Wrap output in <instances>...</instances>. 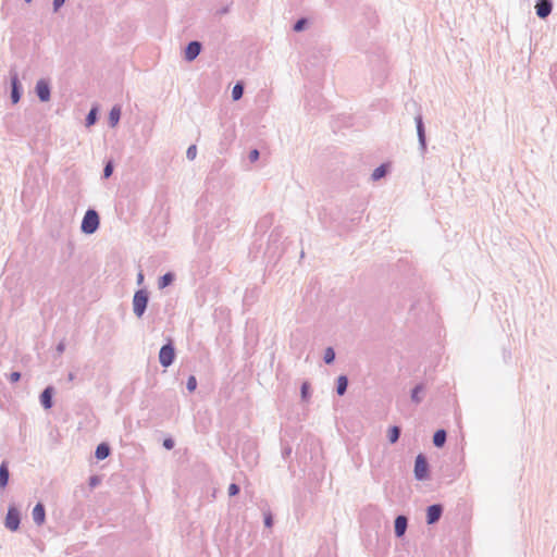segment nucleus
<instances>
[{
    "instance_id": "obj_4",
    "label": "nucleus",
    "mask_w": 557,
    "mask_h": 557,
    "mask_svg": "<svg viewBox=\"0 0 557 557\" xmlns=\"http://www.w3.org/2000/svg\"><path fill=\"white\" fill-rule=\"evenodd\" d=\"M174 357H175V352H174V348L172 347V345L168 344V345H164L161 347L160 352H159V360L163 367L171 366L174 360Z\"/></svg>"
},
{
    "instance_id": "obj_12",
    "label": "nucleus",
    "mask_w": 557,
    "mask_h": 557,
    "mask_svg": "<svg viewBox=\"0 0 557 557\" xmlns=\"http://www.w3.org/2000/svg\"><path fill=\"white\" fill-rule=\"evenodd\" d=\"M51 397H52V387H47L41 396H40V401H41V405L46 408V409H49L51 408L52 406V401H51Z\"/></svg>"
},
{
    "instance_id": "obj_30",
    "label": "nucleus",
    "mask_w": 557,
    "mask_h": 557,
    "mask_svg": "<svg viewBox=\"0 0 557 557\" xmlns=\"http://www.w3.org/2000/svg\"><path fill=\"white\" fill-rule=\"evenodd\" d=\"M258 158H259V151H258L257 149H253L252 151H250V153H249V160H250L251 162L257 161V160H258Z\"/></svg>"
},
{
    "instance_id": "obj_16",
    "label": "nucleus",
    "mask_w": 557,
    "mask_h": 557,
    "mask_svg": "<svg viewBox=\"0 0 557 557\" xmlns=\"http://www.w3.org/2000/svg\"><path fill=\"white\" fill-rule=\"evenodd\" d=\"M120 116H121V109L119 107H113L109 114V121L112 126H115L119 123Z\"/></svg>"
},
{
    "instance_id": "obj_23",
    "label": "nucleus",
    "mask_w": 557,
    "mask_h": 557,
    "mask_svg": "<svg viewBox=\"0 0 557 557\" xmlns=\"http://www.w3.org/2000/svg\"><path fill=\"white\" fill-rule=\"evenodd\" d=\"M335 358V352L332 348H327L324 354V360L326 363H331Z\"/></svg>"
},
{
    "instance_id": "obj_32",
    "label": "nucleus",
    "mask_w": 557,
    "mask_h": 557,
    "mask_svg": "<svg viewBox=\"0 0 557 557\" xmlns=\"http://www.w3.org/2000/svg\"><path fill=\"white\" fill-rule=\"evenodd\" d=\"M418 133H419L420 140L423 141V127H422L421 119L418 120Z\"/></svg>"
},
{
    "instance_id": "obj_38",
    "label": "nucleus",
    "mask_w": 557,
    "mask_h": 557,
    "mask_svg": "<svg viewBox=\"0 0 557 557\" xmlns=\"http://www.w3.org/2000/svg\"><path fill=\"white\" fill-rule=\"evenodd\" d=\"M305 393H307V389H306V386L304 385L302 386V394L305 395Z\"/></svg>"
},
{
    "instance_id": "obj_11",
    "label": "nucleus",
    "mask_w": 557,
    "mask_h": 557,
    "mask_svg": "<svg viewBox=\"0 0 557 557\" xmlns=\"http://www.w3.org/2000/svg\"><path fill=\"white\" fill-rule=\"evenodd\" d=\"M407 528V519L404 516H398L395 520V533L397 536L404 535Z\"/></svg>"
},
{
    "instance_id": "obj_8",
    "label": "nucleus",
    "mask_w": 557,
    "mask_h": 557,
    "mask_svg": "<svg viewBox=\"0 0 557 557\" xmlns=\"http://www.w3.org/2000/svg\"><path fill=\"white\" fill-rule=\"evenodd\" d=\"M36 91L41 101H48L50 99V88L45 81L40 79L37 83Z\"/></svg>"
},
{
    "instance_id": "obj_22",
    "label": "nucleus",
    "mask_w": 557,
    "mask_h": 557,
    "mask_svg": "<svg viewBox=\"0 0 557 557\" xmlns=\"http://www.w3.org/2000/svg\"><path fill=\"white\" fill-rule=\"evenodd\" d=\"M243 96V86L240 84H236L232 90V97L234 100H238Z\"/></svg>"
},
{
    "instance_id": "obj_2",
    "label": "nucleus",
    "mask_w": 557,
    "mask_h": 557,
    "mask_svg": "<svg viewBox=\"0 0 557 557\" xmlns=\"http://www.w3.org/2000/svg\"><path fill=\"white\" fill-rule=\"evenodd\" d=\"M147 302H148L147 293L143 289L137 290L135 293L134 299H133L134 312L137 317H141L144 314L146 307H147Z\"/></svg>"
},
{
    "instance_id": "obj_27",
    "label": "nucleus",
    "mask_w": 557,
    "mask_h": 557,
    "mask_svg": "<svg viewBox=\"0 0 557 557\" xmlns=\"http://www.w3.org/2000/svg\"><path fill=\"white\" fill-rule=\"evenodd\" d=\"M238 492H239V487L236 484L233 483L228 486V495L230 496H235L238 494Z\"/></svg>"
},
{
    "instance_id": "obj_6",
    "label": "nucleus",
    "mask_w": 557,
    "mask_h": 557,
    "mask_svg": "<svg viewBox=\"0 0 557 557\" xmlns=\"http://www.w3.org/2000/svg\"><path fill=\"white\" fill-rule=\"evenodd\" d=\"M553 5L549 0H536L535 10L541 18L547 17L552 12Z\"/></svg>"
},
{
    "instance_id": "obj_21",
    "label": "nucleus",
    "mask_w": 557,
    "mask_h": 557,
    "mask_svg": "<svg viewBox=\"0 0 557 557\" xmlns=\"http://www.w3.org/2000/svg\"><path fill=\"white\" fill-rule=\"evenodd\" d=\"M385 174H386V168H385V165H381L373 171L372 177H373V180L376 181V180L382 178Z\"/></svg>"
},
{
    "instance_id": "obj_10",
    "label": "nucleus",
    "mask_w": 557,
    "mask_h": 557,
    "mask_svg": "<svg viewBox=\"0 0 557 557\" xmlns=\"http://www.w3.org/2000/svg\"><path fill=\"white\" fill-rule=\"evenodd\" d=\"M441 513H442V508L440 505H432L428 508V513H426V518H428V523H434L436 522L440 517H441Z\"/></svg>"
},
{
    "instance_id": "obj_33",
    "label": "nucleus",
    "mask_w": 557,
    "mask_h": 557,
    "mask_svg": "<svg viewBox=\"0 0 557 557\" xmlns=\"http://www.w3.org/2000/svg\"><path fill=\"white\" fill-rule=\"evenodd\" d=\"M20 377H21L20 372H12V373L10 374V381H11L12 383L17 382V381L20 380Z\"/></svg>"
},
{
    "instance_id": "obj_14",
    "label": "nucleus",
    "mask_w": 557,
    "mask_h": 557,
    "mask_svg": "<svg viewBox=\"0 0 557 557\" xmlns=\"http://www.w3.org/2000/svg\"><path fill=\"white\" fill-rule=\"evenodd\" d=\"M446 441V432L444 430H438L435 432L433 436V443L437 447H442Z\"/></svg>"
},
{
    "instance_id": "obj_39",
    "label": "nucleus",
    "mask_w": 557,
    "mask_h": 557,
    "mask_svg": "<svg viewBox=\"0 0 557 557\" xmlns=\"http://www.w3.org/2000/svg\"><path fill=\"white\" fill-rule=\"evenodd\" d=\"M26 2H30L32 0H25Z\"/></svg>"
},
{
    "instance_id": "obj_7",
    "label": "nucleus",
    "mask_w": 557,
    "mask_h": 557,
    "mask_svg": "<svg viewBox=\"0 0 557 557\" xmlns=\"http://www.w3.org/2000/svg\"><path fill=\"white\" fill-rule=\"evenodd\" d=\"M201 50V46L198 41H191L188 44L185 50V59L188 61H193Z\"/></svg>"
},
{
    "instance_id": "obj_36",
    "label": "nucleus",
    "mask_w": 557,
    "mask_h": 557,
    "mask_svg": "<svg viewBox=\"0 0 557 557\" xmlns=\"http://www.w3.org/2000/svg\"><path fill=\"white\" fill-rule=\"evenodd\" d=\"M65 0H54L53 1V7H54V11H58L64 3Z\"/></svg>"
},
{
    "instance_id": "obj_9",
    "label": "nucleus",
    "mask_w": 557,
    "mask_h": 557,
    "mask_svg": "<svg viewBox=\"0 0 557 557\" xmlns=\"http://www.w3.org/2000/svg\"><path fill=\"white\" fill-rule=\"evenodd\" d=\"M33 519L38 524L41 525L46 519V512L42 504H37L33 509Z\"/></svg>"
},
{
    "instance_id": "obj_25",
    "label": "nucleus",
    "mask_w": 557,
    "mask_h": 557,
    "mask_svg": "<svg viewBox=\"0 0 557 557\" xmlns=\"http://www.w3.org/2000/svg\"><path fill=\"white\" fill-rule=\"evenodd\" d=\"M197 387V381L195 376H189L187 381V388L189 392H194Z\"/></svg>"
},
{
    "instance_id": "obj_28",
    "label": "nucleus",
    "mask_w": 557,
    "mask_h": 557,
    "mask_svg": "<svg viewBox=\"0 0 557 557\" xmlns=\"http://www.w3.org/2000/svg\"><path fill=\"white\" fill-rule=\"evenodd\" d=\"M112 171H113V165L111 162H109L103 170L104 177H109L112 174Z\"/></svg>"
},
{
    "instance_id": "obj_1",
    "label": "nucleus",
    "mask_w": 557,
    "mask_h": 557,
    "mask_svg": "<svg viewBox=\"0 0 557 557\" xmlns=\"http://www.w3.org/2000/svg\"><path fill=\"white\" fill-rule=\"evenodd\" d=\"M99 225V216L96 211L88 210L82 222V231L86 234H92Z\"/></svg>"
},
{
    "instance_id": "obj_19",
    "label": "nucleus",
    "mask_w": 557,
    "mask_h": 557,
    "mask_svg": "<svg viewBox=\"0 0 557 557\" xmlns=\"http://www.w3.org/2000/svg\"><path fill=\"white\" fill-rule=\"evenodd\" d=\"M173 278H174L173 274H171V273L164 274L159 280V287L160 288L166 287L168 285H170L173 282Z\"/></svg>"
},
{
    "instance_id": "obj_17",
    "label": "nucleus",
    "mask_w": 557,
    "mask_h": 557,
    "mask_svg": "<svg viewBox=\"0 0 557 557\" xmlns=\"http://www.w3.org/2000/svg\"><path fill=\"white\" fill-rule=\"evenodd\" d=\"M17 84H18L17 76L14 75L12 77V95H11L13 103H17L18 100H20V94H18V90H17Z\"/></svg>"
},
{
    "instance_id": "obj_20",
    "label": "nucleus",
    "mask_w": 557,
    "mask_h": 557,
    "mask_svg": "<svg viewBox=\"0 0 557 557\" xmlns=\"http://www.w3.org/2000/svg\"><path fill=\"white\" fill-rule=\"evenodd\" d=\"M400 430L398 426H392L388 430V440L391 443H396L399 438Z\"/></svg>"
},
{
    "instance_id": "obj_37",
    "label": "nucleus",
    "mask_w": 557,
    "mask_h": 557,
    "mask_svg": "<svg viewBox=\"0 0 557 557\" xmlns=\"http://www.w3.org/2000/svg\"><path fill=\"white\" fill-rule=\"evenodd\" d=\"M137 281H138V284H141L144 281V274L141 272L138 273Z\"/></svg>"
},
{
    "instance_id": "obj_26",
    "label": "nucleus",
    "mask_w": 557,
    "mask_h": 557,
    "mask_svg": "<svg viewBox=\"0 0 557 557\" xmlns=\"http://www.w3.org/2000/svg\"><path fill=\"white\" fill-rule=\"evenodd\" d=\"M196 153H197V148H196V146H194V145H193V146H190V147L187 149V152H186L187 158H188L189 160H194V159L196 158Z\"/></svg>"
},
{
    "instance_id": "obj_3",
    "label": "nucleus",
    "mask_w": 557,
    "mask_h": 557,
    "mask_svg": "<svg viewBox=\"0 0 557 557\" xmlns=\"http://www.w3.org/2000/svg\"><path fill=\"white\" fill-rule=\"evenodd\" d=\"M428 462L423 455H418L414 463V475L418 480H424L428 478Z\"/></svg>"
},
{
    "instance_id": "obj_31",
    "label": "nucleus",
    "mask_w": 557,
    "mask_h": 557,
    "mask_svg": "<svg viewBox=\"0 0 557 557\" xmlns=\"http://www.w3.org/2000/svg\"><path fill=\"white\" fill-rule=\"evenodd\" d=\"M305 24H306V20H299V21L295 24L294 29H295L296 32H300V30L304 28Z\"/></svg>"
},
{
    "instance_id": "obj_15",
    "label": "nucleus",
    "mask_w": 557,
    "mask_h": 557,
    "mask_svg": "<svg viewBox=\"0 0 557 557\" xmlns=\"http://www.w3.org/2000/svg\"><path fill=\"white\" fill-rule=\"evenodd\" d=\"M110 454V448L107 444H100L98 445L96 449V457L100 460L107 458Z\"/></svg>"
},
{
    "instance_id": "obj_18",
    "label": "nucleus",
    "mask_w": 557,
    "mask_h": 557,
    "mask_svg": "<svg viewBox=\"0 0 557 557\" xmlns=\"http://www.w3.org/2000/svg\"><path fill=\"white\" fill-rule=\"evenodd\" d=\"M347 384H348L347 377L344 375H341L337 380V393L339 395H343L346 392Z\"/></svg>"
},
{
    "instance_id": "obj_24",
    "label": "nucleus",
    "mask_w": 557,
    "mask_h": 557,
    "mask_svg": "<svg viewBox=\"0 0 557 557\" xmlns=\"http://www.w3.org/2000/svg\"><path fill=\"white\" fill-rule=\"evenodd\" d=\"M96 113H97L96 109H91L90 110V112H89V114L87 115V119H86L87 126H90V125H92L96 122Z\"/></svg>"
},
{
    "instance_id": "obj_34",
    "label": "nucleus",
    "mask_w": 557,
    "mask_h": 557,
    "mask_svg": "<svg viewBox=\"0 0 557 557\" xmlns=\"http://www.w3.org/2000/svg\"><path fill=\"white\" fill-rule=\"evenodd\" d=\"M163 446H164L166 449H171V448H173V446H174V442H173L171 438H166V440H164V442H163Z\"/></svg>"
},
{
    "instance_id": "obj_35",
    "label": "nucleus",
    "mask_w": 557,
    "mask_h": 557,
    "mask_svg": "<svg viewBox=\"0 0 557 557\" xmlns=\"http://www.w3.org/2000/svg\"><path fill=\"white\" fill-rule=\"evenodd\" d=\"M264 523L268 528L272 527V516L270 513L265 515L264 517Z\"/></svg>"
},
{
    "instance_id": "obj_13",
    "label": "nucleus",
    "mask_w": 557,
    "mask_h": 557,
    "mask_svg": "<svg viewBox=\"0 0 557 557\" xmlns=\"http://www.w3.org/2000/svg\"><path fill=\"white\" fill-rule=\"evenodd\" d=\"M9 481V470L7 462H2L0 466V487L4 488Z\"/></svg>"
},
{
    "instance_id": "obj_29",
    "label": "nucleus",
    "mask_w": 557,
    "mask_h": 557,
    "mask_svg": "<svg viewBox=\"0 0 557 557\" xmlns=\"http://www.w3.org/2000/svg\"><path fill=\"white\" fill-rule=\"evenodd\" d=\"M421 391V387L420 386H417L413 391H412V400H414L416 403H419L420 401V398L418 396L419 392Z\"/></svg>"
},
{
    "instance_id": "obj_5",
    "label": "nucleus",
    "mask_w": 557,
    "mask_h": 557,
    "mask_svg": "<svg viewBox=\"0 0 557 557\" xmlns=\"http://www.w3.org/2000/svg\"><path fill=\"white\" fill-rule=\"evenodd\" d=\"M5 527L11 531H16L20 527V512L15 507H10L5 517Z\"/></svg>"
}]
</instances>
